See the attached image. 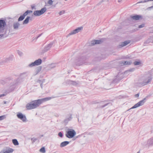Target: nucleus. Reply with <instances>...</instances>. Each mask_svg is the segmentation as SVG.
Instances as JSON below:
<instances>
[{
  "label": "nucleus",
  "instance_id": "nucleus-34",
  "mask_svg": "<svg viewBox=\"0 0 153 153\" xmlns=\"http://www.w3.org/2000/svg\"><path fill=\"white\" fill-rule=\"evenodd\" d=\"M69 84H72L74 85H76L77 84V83L76 82L73 81H69Z\"/></svg>",
  "mask_w": 153,
  "mask_h": 153
},
{
  "label": "nucleus",
  "instance_id": "nucleus-15",
  "mask_svg": "<svg viewBox=\"0 0 153 153\" xmlns=\"http://www.w3.org/2000/svg\"><path fill=\"white\" fill-rule=\"evenodd\" d=\"M20 25L19 23L18 22H15L13 24V27L14 29L17 30Z\"/></svg>",
  "mask_w": 153,
  "mask_h": 153
},
{
  "label": "nucleus",
  "instance_id": "nucleus-12",
  "mask_svg": "<svg viewBox=\"0 0 153 153\" xmlns=\"http://www.w3.org/2000/svg\"><path fill=\"white\" fill-rule=\"evenodd\" d=\"M102 41L101 40H95L91 42V45H93L95 44H98L102 43Z\"/></svg>",
  "mask_w": 153,
  "mask_h": 153
},
{
  "label": "nucleus",
  "instance_id": "nucleus-1",
  "mask_svg": "<svg viewBox=\"0 0 153 153\" xmlns=\"http://www.w3.org/2000/svg\"><path fill=\"white\" fill-rule=\"evenodd\" d=\"M152 79V75L149 73L143 75L139 80L138 82V85L143 86L150 83Z\"/></svg>",
  "mask_w": 153,
  "mask_h": 153
},
{
  "label": "nucleus",
  "instance_id": "nucleus-42",
  "mask_svg": "<svg viewBox=\"0 0 153 153\" xmlns=\"http://www.w3.org/2000/svg\"><path fill=\"white\" fill-rule=\"evenodd\" d=\"M139 94H137L135 95V97H138L139 96Z\"/></svg>",
  "mask_w": 153,
  "mask_h": 153
},
{
  "label": "nucleus",
  "instance_id": "nucleus-19",
  "mask_svg": "<svg viewBox=\"0 0 153 153\" xmlns=\"http://www.w3.org/2000/svg\"><path fill=\"white\" fill-rule=\"evenodd\" d=\"M69 143V142L68 141H65L61 143H60V146L61 147H63L66 146V145H68Z\"/></svg>",
  "mask_w": 153,
  "mask_h": 153
},
{
  "label": "nucleus",
  "instance_id": "nucleus-20",
  "mask_svg": "<svg viewBox=\"0 0 153 153\" xmlns=\"http://www.w3.org/2000/svg\"><path fill=\"white\" fill-rule=\"evenodd\" d=\"M30 18V16H27L26 18L23 21V24H27L28 23L29 19Z\"/></svg>",
  "mask_w": 153,
  "mask_h": 153
},
{
  "label": "nucleus",
  "instance_id": "nucleus-6",
  "mask_svg": "<svg viewBox=\"0 0 153 153\" xmlns=\"http://www.w3.org/2000/svg\"><path fill=\"white\" fill-rule=\"evenodd\" d=\"M42 62V61L41 59H38L35 60L34 62L29 64L28 67L31 68L36 65H39L41 64Z\"/></svg>",
  "mask_w": 153,
  "mask_h": 153
},
{
  "label": "nucleus",
  "instance_id": "nucleus-37",
  "mask_svg": "<svg viewBox=\"0 0 153 153\" xmlns=\"http://www.w3.org/2000/svg\"><path fill=\"white\" fill-rule=\"evenodd\" d=\"M65 13L64 10H62L59 12V15H61L64 14Z\"/></svg>",
  "mask_w": 153,
  "mask_h": 153
},
{
  "label": "nucleus",
  "instance_id": "nucleus-11",
  "mask_svg": "<svg viewBox=\"0 0 153 153\" xmlns=\"http://www.w3.org/2000/svg\"><path fill=\"white\" fill-rule=\"evenodd\" d=\"M84 57H82L77 59L76 62V65H80L84 63Z\"/></svg>",
  "mask_w": 153,
  "mask_h": 153
},
{
  "label": "nucleus",
  "instance_id": "nucleus-27",
  "mask_svg": "<svg viewBox=\"0 0 153 153\" xmlns=\"http://www.w3.org/2000/svg\"><path fill=\"white\" fill-rule=\"evenodd\" d=\"M71 115L70 117H69V118L65 119L64 120V122L65 123H67L70 120H71Z\"/></svg>",
  "mask_w": 153,
  "mask_h": 153
},
{
  "label": "nucleus",
  "instance_id": "nucleus-39",
  "mask_svg": "<svg viewBox=\"0 0 153 153\" xmlns=\"http://www.w3.org/2000/svg\"><path fill=\"white\" fill-rule=\"evenodd\" d=\"M58 135L60 137H62L63 136V134L61 132H59Z\"/></svg>",
  "mask_w": 153,
  "mask_h": 153
},
{
  "label": "nucleus",
  "instance_id": "nucleus-29",
  "mask_svg": "<svg viewBox=\"0 0 153 153\" xmlns=\"http://www.w3.org/2000/svg\"><path fill=\"white\" fill-rule=\"evenodd\" d=\"M153 1V0H144V1H141L138 2L137 3V4H139L140 3H145V2H146L149 1Z\"/></svg>",
  "mask_w": 153,
  "mask_h": 153
},
{
  "label": "nucleus",
  "instance_id": "nucleus-32",
  "mask_svg": "<svg viewBox=\"0 0 153 153\" xmlns=\"http://www.w3.org/2000/svg\"><path fill=\"white\" fill-rule=\"evenodd\" d=\"M6 118L5 115H3L0 116V121Z\"/></svg>",
  "mask_w": 153,
  "mask_h": 153
},
{
  "label": "nucleus",
  "instance_id": "nucleus-45",
  "mask_svg": "<svg viewBox=\"0 0 153 153\" xmlns=\"http://www.w3.org/2000/svg\"><path fill=\"white\" fill-rule=\"evenodd\" d=\"M153 8V6H152L151 7H149L148 8L150 9V8Z\"/></svg>",
  "mask_w": 153,
  "mask_h": 153
},
{
  "label": "nucleus",
  "instance_id": "nucleus-7",
  "mask_svg": "<svg viewBox=\"0 0 153 153\" xmlns=\"http://www.w3.org/2000/svg\"><path fill=\"white\" fill-rule=\"evenodd\" d=\"M6 25V22L4 20H0V33L3 32Z\"/></svg>",
  "mask_w": 153,
  "mask_h": 153
},
{
  "label": "nucleus",
  "instance_id": "nucleus-23",
  "mask_svg": "<svg viewBox=\"0 0 153 153\" xmlns=\"http://www.w3.org/2000/svg\"><path fill=\"white\" fill-rule=\"evenodd\" d=\"M12 142L14 145L16 146L19 145V143L17 140L16 139H13Z\"/></svg>",
  "mask_w": 153,
  "mask_h": 153
},
{
  "label": "nucleus",
  "instance_id": "nucleus-18",
  "mask_svg": "<svg viewBox=\"0 0 153 153\" xmlns=\"http://www.w3.org/2000/svg\"><path fill=\"white\" fill-rule=\"evenodd\" d=\"M130 42V41H126L123 42H122L121 43L120 46L121 47H123L129 44Z\"/></svg>",
  "mask_w": 153,
  "mask_h": 153
},
{
  "label": "nucleus",
  "instance_id": "nucleus-38",
  "mask_svg": "<svg viewBox=\"0 0 153 153\" xmlns=\"http://www.w3.org/2000/svg\"><path fill=\"white\" fill-rule=\"evenodd\" d=\"M144 27V24H141V25H139L138 26V27H139V28H141L143 27Z\"/></svg>",
  "mask_w": 153,
  "mask_h": 153
},
{
  "label": "nucleus",
  "instance_id": "nucleus-35",
  "mask_svg": "<svg viewBox=\"0 0 153 153\" xmlns=\"http://www.w3.org/2000/svg\"><path fill=\"white\" fill-rule=\"evenodd\" d=\"M53 1L52 0H48V4H49V5H51L52 4Z\"/></svg>",
  "mask_w": 153,
  "mask_h": 153
},
{
  "label": "nucleus",
  "instance_id": "nucleus-4",
  "mask_svg": "<svg viewBox=\"0 0 153 153\" xmlns=\"http://www.w3.org/2000/svg\"><path fill=\"white\" fill-rule=\"evenodd\" d=\"M82 27H80L77 28L75 30L71 31L70 33L66 36L67 38L70 36L71 35L75 34L78 33L80 32L82 29Z\"/></svg>",
  "mask_w": 153,
  "mask_h": 153
},
{
  "label": "nucleus",
  "instance_id": "nucleus-17",
  "mask_svg": "<svg viewBox=\"0 0 153 153\" xmlns=\"http://www.w3.org/2000/svg\"><path fill=\"white\" fill-rule=\"evenodd\" d=\"M53 45V42H51L45 48L44 50L45 51H47Z\"/></svg>",
  "mask_w": 153,
  "mask_h": 153
},
{
  "label": "nucleus",
  "instance_id": "nucleus-31",
  "mask_svg": "<svg viewBox=\"0 0 153 153\" xmlns=\"http://www.w3.org/2000/svg\"><path fill=\"white\" fill-rule=\"evenodd\" d=\"M141 62L140 61H135L134 62V64L135 65H140Z\"/></svg>",
  "mask_w": 153,
  "mask_h": 153
},
{
  "label": "nucleus",
  "instance_id": "nucleus-25",
  "mask_svg": "<svg viewBox=\"0 0 153 153\" xmlns=\"http://www.w3.org/2000/svg\"><path fill=\"white\" fill-rule=\"evenodd\" d=\"M56 66V64L55 63L51 64L48 65V67L50 68H53Z\"/></svg>",
  "mask_w": 153,
  "mask_h": 153
},
{
  "label": "nucleus",
  "instance_id": "nucleus-26",
  "mask_svg": "<svg viewBox=\"0 0 153 153\" xmlns=\"http://www.w3.org/2000/svg\"><path fill=\"white\" fill-rule=\"evenodd\" d=\"M134 70V68H132L129 69V70L126 71L124 73L125 74H127L128 73V72H130L133 71Z\"/></svg>",
  "mask_w": 153,
  "mask_h": 153
},
{
  "label": "nucleus",
  "instance_id": "nucleus-3",
  "mask_svg": "<svg viewBox=\"0 0 153 153\" xmlns=\"http://www.w3.org/2000/svg\"><path fill=\"white\" fill-rule=\"evenodd\" d=\"M66 136L68 138H72L76 134V132L73 129H68L66 131Z\"/></svg>",
  "mask_w": 153,
  "mask_h": 153
},
{
  "label": "nucleus",
  "instance_id": "nucleus-21",
  "mask_svg": "<svg viewBox=\"0 0 153 153\" xmlns=\"http://www.w3.org/2000/svg\"><path fill=\"white\" fill-rule=\"evenodd\" d=\"M32 11L31 10H27L22 15L25 17V16L28 15L29 13H32Z\"/></svg>",
  "mask_w": 153,
  "mask_h": 153
},
{
  "label": "nucleus",
  "instance_id": "nucleus-30",
  "mask_svg": "<svg viewBox=\"0 0 153 153\" xmlns=\"http://www.w3.org/2000/svg\"><path fill=\"white\" fill-rule=\"evenodd\" d=\"M40 152L42 153H45V150L44 147L40 149Z\"/></svg>",
  "mask_w": 153,
  "mask_h": 153
},
{
  "label": "nucleus",
  "instance_id": "nucleus-33",
  "mask_svg": "<svg viewBox=\"0 0 153 153\" xmlns=\"http://www.w3.org/2000/svg\"><path fill=\"white\" fill-rule=\"evenodd\" d=\"M41 35V34L39 35V36L36 37H34L32 38V41H36V40Z\"/></svg>",
  "mask_w": 153,
  "mask_h": 153
},
{
  "label": "nucleus",
  "instance_id": "nucleus-49",
  "mask_svg": "<svg viewBox=\"0 0 153 153\" xmlns=\"http://www.w3.org/2000/svg\"><path fill=\"white\" fill-rule=\"evenodd\" d=\"M65 1H67V0H65Z\"/></svg>",
  "mask_w": 153,
  "mask_h": 153
},
{
  "label": "nucleus",
  "instance_id": "nucleus-36",
  "mask_svg": "<svg viewBox=\"0 0 153 153\" xmlns=\"http://www.w3.org/2000/svg\"><path fill=\"white\" fill-rule=\"evenodd\" d=\"M37 139L36 138H32L31 139V140L32 141V143H33L35 142L36 140H37Z\"/></svg>",
  "mask_w": 153,
  "mask_h": 153
},
{
  "label": "nucleus",
  "instance_id": "nucleus-8",
  "mask_svg": "<svg viewBox=\"0 0 153 153\" xmlns=\"http://www.w3.org/2000/svg\"><path fill=\"white\" fill-rule=\"evenodd\" d=\"M146 100V98H144L143 100L140 101L137 103L135 104L131 108L129 109H131L136 108L144 104L145 102V100Z\"/></svg>",
  "mask_w": 153,
  "mask_h": 153
},
{
  "label": "nucleus",
  "instance_id": "nucleus-2",
  "mask_svg": "<svg viewBox=\"0 0 153 153\" xmlns=\"http://www.w3.org/2000/svg\"><path fill=\"white\" fill-rule=\"evenodd\" d=\"M41 100H39L32 101L26 105V108L28 110L36 108L41 104Z\"/></svg>",
  "mask_w": 153,
  "mask_h": 153
},
{
  "label": "nucleus",
  "instance_id": "nucleus-24",
  "mask_svg": "<svg viewBox=\"0 0 153 153\" xmlns=\"http://www.w3.org/2000/svg\"><path fill=\"white\" fill-rule=\"evenodd\" d=\"M148 143L149 145H153V137L148 140Z\"/></svg>",
  "mask_w": 153,
  "mask_h": 153
},
{
  "label": "nucleus",
  "instance_id": "nucleus-5",
  "mask_svg": "<svg viewBox=\"0 0 153 153\" xmlns=\"http://www.w3.org/2000/svg\"><path fill=\"white\" fill-rule=\"evenodd\" d=\"M47 10L46 7L42 8L40 10H35L33 12V14L36 16H39L44 14Z\"/></svg>",
  "mask_w": 153,
  "mask_h": 153
},
{
  "label": "nucleus",
  "instance_id": "nucleus-47",
  "mask_svg": "<svg viewBox=\"0 0 153 153\" xmlns=\"http://www.w3.org/2000/svg\"><path fill=\"white\" fill-rule=\"evenodd\" d=\"M32 7V9H33V8L34 7Z\"/></svg>",
  "mask_w": 153,
  "mask_h": 153
},
{
  "label": "nucleus",
  "instance_id": "nucleus-41",
  "mask_svg": "<svg viewBox=\"0 0 153 153\" xmlns=\"http://www.w3.org/2000/svg\"><path fill=\"white\" fill-rule=\"evenodd\" d=\"M4 35L3 34H0V39L3 38Z\"/></svg>",
  "mask_w": 153,
  "mask_h": 153
},
{
  "label": "nucleus",
  "instance_id": "nucleus-48",
  "mask_svg": "<svg viewBox=\"0 0 153 153\" xmlns=\"http://www.w3.org/2000/svg\"><path fill=\"white\" fill-rule=\"evenodd\" d=\"M137 153H140V152H138Z\"/></svg>",
  "mask_w": 153,
  "mask_h": 153
},
{
  "label": "nucleus",
  "instance_id": "nucleus-10",
  "mask_svg": "<svg viewBox=\"0 0 153 153\" xmlns=\"http://www.w3.org/2000/svg\"><path fill=\"white\" fill-rule=\"evenodd\" d=\"M13 150L12 148H7L2 150L0 153H12Z\"/></svg>",
  "mask_w": 153,
  "mask_h": 153
},
{
  "label": "nucleus",
  "instance_id": "nucleus-22",
  "mask_svg": "<svg viewBox=\"0 0 153 153\" xmlns=\"http://www.w3.org/2000/svg\"><path fill=\"white\" fill-rule=\"evenodd\" d=\"M51 99V97H46L45 98L39 99L41 100V104L44 101H45L50 100Z\"/></svg>",
  "mask_w": 153,
  "mask_h": 153
},
{
  "label": "nucleus",
  "instance_id": "nucleus-14",
  "mask_svg": "<svg viewBox=\"0 0 153 153\" xmlns=\"http://www.w3.org/2000/svg\"><path fill=\"white\" fill-rule=\"evenodd\" d=\"M131 18L134 20H139L142 19V17L140 15H135L133 16H131Z\"/></svg>",
  "mask_w": 153,
  "mask_h": 153
},
{
  "label": "nucleus",
  "instance_id": "nucleus-9",
  "mask_svg": "<svg viewBox=\"0 0 153 153\" xmlns=\"http://www.w3.org/2000/svg\"><path fill=\"white\" fill-rule=\"evenodd\" d=\"M17 117L22 120L23 122H26V118L25 115H24L21 113H18L17 115Z\"/></svg>",
  "mask_w": 153,
  "mask_h": 153
},
{
  "label": "nucleus",
  "instance_id": "nucleus-28",
  "mask_svg": "<svg viewBox=\"0 0 153 153\" xmlns=\"http://www.w3.org/2000/svg\"><path fill=\"white\" fill-rule=\"evenodd\" d=\"M25 17L23 15L21 16L19 18L18 21H20L23 20L25 18Z\"/></svg>",
  "mask_w": 153,
  "mask_h": 153
},
{
  "label": "nucleus",
  "instance_id": "nucleus-43",
  "mask_svg": "<svg viewBox=\"0 0 153 153\" xmlns=\"http://www.w3.org/2000/svg\"><path fill=\"white\" fill-rule=\"evenodd\" d=\"M5 96V94H0V97H4Z\"/></svg>",
  "mask_w": 153,
  "mask_h": 153
},
{
  "label": "nucleus",
  "instance_id": "nucleus-44",
  "mask_svg": "<svg viewBox=\"0 0 153 153\" xmlns=\"http://www.w3.org/2000/svg\"><path fill=\"white\" fill-rule=\"evenodd\" d=\"M122 0H118V2H120L122 1Z\"/></svg>",
  "mask_w": 153,
  "mask_h": 153
},
{
  "label": "nucleus",
  "instance_id": "nucleus-40",
  "mask_svg": "<svg viewBox=\"0 0 153 153\" xmlns=\"http://www.w3.org/2000/svg\"><path fill=\"white\" fill-rule=\"evenodd\" d=\"M18 54L20 56H22V52L18 51Z\"/></svg>",
  "mask_w": 153,
  "mask_h": 153
},
{
  "label": "nucleus",
  "instance_id": "nucleus-13",
  "mask_svg": "<svg viewBox=\"0 0 153 153\" xmlns=\"http://www.w3.org/2000/svg\"><path fill=\"white\" fill-rule=\"evenodd\" d=\"M131 63V61H123L120 62V64L121 65H130Z\"/></svg>",
  "mask_w": 153,
  "mask_h": 153
},
{
  "label": "nucleus",
  "instance_id": "nucleus-46",
  "mask_svg": "<svg viewBox=\"0 0 153 153\" xmlns=\"http://www.w3.org/2000/svg\"><path fill=\"white\" fill-rule=\"evenodd\" d=\"M40 85H41V88H42V84H41Z\"/></svg>",
  "mask_w": 153,
  "mask_h": 153
},
{
  "label": "nucleus",
  "instance_id": "nucleus-16",
  "mask_svg": "<svg viewBox=\"0 0 153 153\" xmlns=\"http://www.w3.org/2000/svg\"><path fill=\"white\" fill-rule=\"evenodd\" d=\"M153 42V36H151L145 42L144 44H149Z\"/></svg>",
  "mask_w": 153,
  "mask_h": 153
}]
</instances>
